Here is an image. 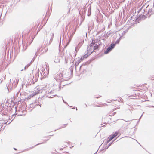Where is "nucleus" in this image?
<instances>
[{
    "label": "nucleus",
    "mask_w": 154,
    "mask_h": 154,
    "mask_svg": "<svg viewBox=\"0 0 154 154\" xmlns=\"http://www.w3.org/2000/svg\"><path fill=\"white\" fill-rule=\"evenodd\" d=\"M100 39H91V42L87 46V53L90 55L92 52H96L98 51L100 48V46L104 44L101 42Z\"/></svg>",
    "instance_id": "f257e3e1"
},
{
    "label": "nucleus",
    "mask_w": 154,
    "mask_h": 154,
    "mask_svg": "<svg viewBox=\"0 0 154 154\" xmlns=\"http://www.w3.org/2000/svg\"><path fill=\"white\" fill-rule=\"evenodd\" d=\"M33 39H22V46L23 49L21 51L23 52L26 50L27 46L30 45L33 41Z\"/></svg>",
    "instance_id": "f03ea898"
},
{
    "label": "nucleus",
    "mask_w": 154,
    "mask_h": 154,
    "mask_svg": "<svg viewBox=\"0 0 154 154\" xmlns=\"http://www.w3.org/2000/svg\"><path fill=\"white\" fill-rule=\"evenodd\" d=\"M60 39V42L59 45V48L62 47V45H63L64 48H66L69 45L71 40V39H62L61 42V39Z\"/></svg>",
    "instance_id": "7ed1b4c3"
},
{
    "label": "nucleus",
    "mask_w": 154,
    "mask_h": 154,
    "mask_svg": "<svg viewBox=\"0 0 154 154\" xmlns=\"http://www.w3.org/2000/svg\"><path fill=\"white\" fill-rule=\"evenodd\" d=\"M38 105L40 106V107H41V103L40 104V103L39 101L37 102V101H36L33 103L30 104L28 107V108H27V107L26 106V109H27L29 110V112H30L32 111L33 109Z\"/></svg>",
    "instance_id": "20e7f679"
},
{
    "label": "nucleus",
    "mask_w": 154,
    "mask_h": 154,
    "mask_svg": "<svg viewBox=\"0 0 154 154\" xmlns=\"http://www.w3.org/2000/svg\"><path fill=\"white\" fill-rule=\"evenodd\" d=\"M89 56V55L88 54V53H86L85 54L81 57L78 59L77 61L75 62V69H76L77 66L78 65L79 63L82 61L84 59L87 58Z\"/></svg>",
    "instance_id": "39448f33"
},
{
    "label": "nucleus",
    "mask_w": 154,
    "mask_h": 154,
    "mask_svg": "<svg viewBox=\"0 0 154 154\" xmlns=\"http://www.w3.org/2000/svg\"><path fill=\"white\" fill-rule=\"evenodd\" d=\"M89 64V63L88 62H86L85 63H84L80 66L79 68L80 70L81 69H83V70L84 73L85 72H86V69Z\"/></svg>",
    "instance_id": "423d86ee"
},
{
    "label": "nucleus",
    "mask_w": 154,
    "mask_h": 154,
    "mask_svg": "<svg viewBox=\"0 0 154 154\" xmlns=\"http://www.w3.org/2000/svg\"><path fill=\"white\" fill-rule=\"evenodd\" d=\"M48 40L49 39H45L42 44V46H47L49 45L52 41L53 39H50L49 41Z\"/></svg>",
    "instance_id": "0eeeda50"
},
{
    "label": "nucleus",
    "mask_w": 154,
    "mask_h": 154,
    "mask_svg": "<svg viewBox=\"0 0 154 154\" xmlns=\"http://www.w3.org/2000/svg\"><path fill=\"white\" fill-rule=\"evenodd\" d=\"M84 42V41L83 39L82 40L79 42L76 47H75V50L76 53L79 50L80 48L83 44Z\"/></svg>",
    "instance_id": "6e6552de"
},
{
    "label": "nucleus",
    "mask_w": 154,
    "mask_h": 154,
    "mask_svg": "<svg viewBox=\"0 0 154 154\" xmlns=\"http://www.w3.org/2000/svg\"><path fill=\"white\" fill-rule=\"evenodd\" d=\"M39 69H38V71L35 74V75L33 76V78H35V81H34V80H33V83L34 84L35 82H37L38 79L39 77Z\"/></svg>",
    "instance_id": "1a4fd4ad"
},
{
    "label": "nucleus",
    "mask_w": 154,
    "mask_h": 154,
    "mask_svg": "<svg viewBox=\"0 0 154 154\" xmlns=\"http://www.w3.org/2000/svg\"><path fill=\"white\" fill-rule=\"evenodd\" d=\"M114 48L112 46V45H109L106 50L104 51V54H106L111 52Z\"/></svg>",
    "instance_id": "9d476101"
},
{
    "label": "nucleus",
    "mask_w": 154,
    "mask_h": 154,
    "mask_svg": "<svg viewBox=\"0 0 154 154\" xmlns=\"http://www.w3.org/2000/svg\"><path fill=\"white\" fill-rule=\"evenodd\" d=\"M121 39H117V40L115 41H112V43L110 44L114 48L116 45L119 44Z\"/></svg>",
    "instance_id": "9b49d317"
},
{
    "label": "nucleus",
    "mask_w": 154,
    "mask_h": 154,
    "mask_svg": "<svg viewBox=\"0 0 154 154\" xmlns=\"http://www.w3.org/2000/svg\"><path fill=\"white\" fill-rule=\"evenodd\" d=\"M112 144H113V142H111L108 145H106V146H103V148H102V149L100 150V151H104L103 152L105 151L106 149H108V148Z\"/></svg>",
    "instance_id": "f8f14e48"
},
{
    "label": "nucleus",
    "mask_w": 154,
    "mask_h": 154,
    "mask_svg": "<svg viewBox=\"0 0 154 154\" xmlns=\"http://www.w3.org/2000/svg\"><path fill=\"white\" fill-rule=\"evenodd\" d=\"M48 140H49L48 139H45V140H44V142H42V143H38V144L35 145L34 146H33L32 147H30L29 148H27V149H26L25 150H29V149H32L34 148V147H35V146H37V145H40V144H44V143H46V141H48Z\"/></svg>",
    "instance_id": "ddd939ff"
},
{
    "label": "nucleus",
    "mask_w": 154,
    "mask_h": 154,
    "mask_svg": "<svg viewBox=\"0 0 154 154\" xmlns=\"http://www.w3.org/2000/svg\"><path fill=\"white\" fill-rule=\"evenodd\" d=\"M57 76L56 78H55V79L57 81H58V80H61L63 78V75L62 73H60Z\"/></svg>",
    "instance_id": "4468645a"
},
{
    "label": "nucleus",
    "mask_w": 154,
    "mask_h": 154,
    "mask_svg": "<svg viewBox=\"0 0 154 154\" xmlns=\"http://www.w3.org/2000/svg\"><path fill=\"white\" fill-rule=\"evenodd\" d=\"M8 39V40H7V43L6 41H5L6 42V43L5 44V48H8V45H9L11 43L10 40L11 39Z\"/></svg>",
    "instance_id": "2eb2a0df"
},
{
    "label": "nucleus",
    "mask_w": 154,
    "mask_h": 154,
    "mask_svg": "<svg viewBox=\"0 0 154 154\" xmlns=\"http://www.w3.org/2000/svg\"><path fill=\"white\" fill-rule=\"evenodd\" d=\"M14 39V42H17V43L18 42V47H19V51H20V45H19V42H20V41H21V39Z\"/></svg>",
    "instance_id": "dca6fc26"
},
{
    "label": "nucleus",
    "mask_w": 154,
    "mask_h": 154,
    "mask_svg": "<svg viewBox=\"0 0 154 154\" xmlns=\"http://www.w3.org/2000/svg\"><path fill=\"white\" fill-rule=\"evenodd\" d=\"M43 48L42 50V52H46L48 51V48L46 46H43Z\"/></svg>",
    "instance_id": "f3484780"
},
{
    "label": "nucleus",
    "mask_w": 154,
    "mask_h": 154,
    "mask_svg": "<svg viewBox=\"0 0 154 154\" xmlns=\"http://www.w3.org/2000/svg\"><path fill=\"white\" fill-rule=\"evenodd\" d=\"M119 132L118 131H116L115 133H113L111 135L113 136L114 137V138L115 137H116L117 136L118 134H119Z\"/></svg>",
    "instance_id": "a211bd4d"
},
{
    "label": "nucleus",
    "mask_w": 154,
    "mask_h": 154,
    "mask_svg": "<svg viewBox=\"0 0 154 154\" xmlns=\"http://www.w3.org/2000/svg\"><path fill=\"white\" fill-rule=\"evenodd\" d=\"M114 138V137H113L111 134L109 136L107 139L109 140V141L110 142Z\"/></svg>",
    "instance_id": "6ab92c4d"
},
{
    "label": "nucleus",
    "mask_w": 154,
    "mask_h": 154,
    "mask_svg": "<svg viewBox=\"0 0 154 154\" xmlns=\"http://www.w3.org/2000/svg\"><path fill=\"white\" fill-rule=\"evenodd\" d=\"M67 125H68V123H67L66 124H64V125H63L62 126L60 127L59 128L55 130L54 131H55L56 130H57L60 129L61 128H65L66 126Z\"/></svg>",
    "instance_id": "aec40b11"
},
{
    "label": "nucleus",
    "mask_w": 154,
    "mask_h": 154,
    "mask_svg": "<svg viewBox=\"0 0 154 154\" xmlns=\"http://www.w3.org/2000/svg\"><path fill=\"white\" fill-rule=\"evenodd\" d=\"M0 113L2 114V115L3 116V115H6L7 113L6 112H5L4 111H1L0 112Z\"/></svg>",
    "instance_id": "412c9836"
},
{
    "label": "nucleus",
    "mask_w": 154,
    "mask_h": 154,
    "mask_svg": "<svg viewBox=\"0 0 154 154\" xmlns=\"http://www.w3.org/2000/svg\"><path fill=\"white\" fill-rule=\"evenodd\" d=\"M109 142H110V141H109V140L107 139L106 140L104 143L103 146L106 145Z\"/></svg>",
    "instance_id": "4be33fe9"
},
{
    "label": "nucleus",
    "mask_w": 154,
    "mask_h": 154,
    "mask_svg": "<svg viewBox=\"0 0 154 154\" xmlns=\"http://www.w3.org/2000/svg\"><path fill=\"white\" fill-rule=\"evenodd\" d=\"M40 90H35V94H34V95H36L37 94H38V93H40Z\"/></svg>",
    "instance_id": "5701e85b"
},
{
    "label": "nucleus",
    "mask_w": 154,
    "mask_h": 154,
    "mask_svg": "<svg viewBox=\"0 0 154 154\" xmlns=\"http://www.w3.org/2000/svg\"><path fill=\"white\" fill-rule=\"evenodd\" d=\"M30 66V64L29 63L24 68V70H26V69L28 68V67H29Z\"/></svg>",
    "instance_id": "b1692460"
},
{
    "label": "nucleus",
    "mask_w": 154,
    "mask_h": 154,
    "mask_svg": "<svg viewBox=\"0 0 154 154\" xmlns=\"http://www.w3.org/2000/svg\"><path fill=\"white\" fill-rule=\"evenodd\" d=\"M62 100H63V103L66 104L67 105L69 106L68 104L63 99V97H62ZM69 106L72 107V106Z\"/></svg>",
    "instance_id": "393cba45"
},
{
    "label": "nucleus",
    "mask_w": 154,
    "mask_h": 154,
    "mask_svg": "<svg viewBox=\"0 0 154 154\" xmlns=\"http://www.w3.org/2000/svg\"><path fill=\"white\" fill-rule=\"evenodd\" d=\"M55 95H52V96H49L48 95H47L46 96V97H48L49 98H51L54 97V96Z\"/></svg>",
    "instance_id": "a878e982"
},
{
    "label": "nucleus",
    "mask_w": 154,
    "mask_h": 154,
    "mask_svg": "<svg viewBox=\"0 0 154 154\" xmlns=\"http://www.w3.org/2000/svg\"><path fill=\"white\" fill-rule=\"evenodd\" d=\"M61 82L62 81H60V83H59V86H58L59 87V90H60L61 89Z\"/></svg>",
    "instance_id": "bb28decb"
},
{
    "label": "nucleus",
    "mask_w": 154,
    "mask_h": 154,
    "mask_svg": "<svg viewBox=\"0 0 154 154\" xmlns=\"http://www.w3.org/2000/svg\"><path fill=\"white\" fill-rule=\"evenodd\" d=\"M34 59H33L30 61V63H29V64H30V65L31 64H32V63L34 62Z\"/></svg>",
    "instance_id": "cd10ccee"
},
{
    "label": "nucleus",
    "mask_w": 154,
    "mask_h": 154,
    "mask_svg": "<svg viewBox=\"0 0 154 154\" xmlns=\"http://www.w3.org/2000/svg\"><path fill=\"white\" fill-rule=\"evenodd\" d=\"M123 99L121 97L119 98V100H118V101L119 102H122L123 101Z\"/></svg>",
    "instance_id": "c85d7f7f"
},
{
    "label": "nucleus",
    "mask_w": 154,
    "mask_h": 154,
    "mask_svg": "<svg viewBox=\"0 0 154 154\" xmlns=\"http://www.w3.org/2000/svg\"><path fill=\"white\" fill-rule=\"evenodd\" d=\"M67 59L66 57H65V63H67Z\"/></svg>",
    "instance_id": "c756f323"
},
{
    "label": "nucleus",
    "mask_w": 154,
    "mask_h": 154,
    "mask_svg": "<svg viewBox=\"0 0 154 154\" xmlns=\"http://www.w3.org/2000/svg\"><path fill=\"white\" fill-rule=\"evenodd\" d=\"M34 94H31L29 95V96L30 97V98H31V97H33V96H34Z\"/></svg>",
    "instance_id": "7c9ffc66"
},
{
    "label": "nucleus",
    "mask_w": 154,
    "mask_h": 154,
    "mask_svg": "<svg viewBox=\"0 0 154 154\" xmlns=\"http://www.w3.org/2000/svg\"><path fill=\"white\" fill-rule=\"evenodd\" d=\"M52 92H52V90H51V91H50V92H49V91H48V94H51V93H52Z\"/></svg>",
    "instance_id": "2f4dec72"
},
{
    "label": "nucleus",
    "mask_w": 154,
    "mask_h": 154,
    "mask_svg": "<svg viewBox=\"0 0 154 154\" xmlns=\"http://www.w3.org/2000/svg\"><path fill=\"white\" fill-rule=\"evenodd\" d=\"M117 138H115L111 142H113V144L114 143V142L116 140Z\"/></svg>",
    "instance_id": "473e14b6"
},
{
    "label": "nucleus",
    "mask_w": 154,
    "mask_h": 154,
    "mask_svg": "<svg viewBox=\"0 0 154 154\" xmlns=\"http://www.w3.org/2000/svg\"><path fill=\"white\" fill-rule=\"evenodd\" d=\"M18 82H16V83H15V84H14V85H15V87H16V86H17V84L18 83Z\"/></svg>",
    "instance_id": "72a5a7b5"
},
{
    "label": "nucleus",
    "mask_w": 154,
    "mask_h": 154,
    "mask_svg": "<svg viewBox=\"0 0 154 154\" xmlns=\"http://www.w3.org/2000/svg\"><path fill=\"white\" fill-rule=\"evenodd\" d=\"M101 97V96L99 95V97H94L95 98H98L100 97Z\"/></svg>",
    "instance_id": "f704fd0d"
},
{
    "label": "nucleus",
    "mask_w": 154,
    "mask_h": 154,
    "mask_svg": "<svg viewBox=\"0 0 154 154\" xmlns=\"http://www.w3.org/2000/svg\"><path fill=\"white\" fill-rule=\"evenodd\" d=\"M31 98L29 96H28L27 97V99H30Z\"/></svg>",
    "instance_id": "c9c22d12"
},
{
    "label": "nucleus",
    "mask_w": 154,
    "mask_h": 154,
    "mask_svg": "<svg viewBox=\"0 0 154 154\" xmlns=\"http://www.w3.org/2000/svg\"><path fill=\"white\" fill-rule=\"evenodd\" d=\"M144 113V112H143V113L141 115V116H140V118L139 119H140L141 117L143 116V114Z\"/></svg>",
    "instance_id": "e433bc0d"
},
{
    "label": "nucleus",
    "mask_w": 154,
    "mask_h": 154,
    "mask_svg": "<svg viewBox=\"0 0 154 154\" xmlns=\"http://www.w3.org/2000/svg\"><path fill=\"white\" fill-rule=\"evenodd\" d=\"M14 81L15 82V81H17V79L15 78H14Z\"/></svg>",
    "instance_id": "4c0bfd02"
},
{
    "label": "nucleus",
    "mask_w": 154,
    "mask_h": 154,
    "mask_svg": "<svg viewBox=\"0 0 154 154\" xmlns=\"http://www.w3.org/2000/svg\"><path fill=\"white\" fill-rule=\"evenodd\" d=\"M41 77H40V79H42V73H41Z\"/></svg>",
    "instance_id": "58836bf2"
},
{
    "label": "nucleus",
    "mask_w": 154,
    "mask_h": 154,
    "mask_svg": "<svg viewBox=\"0 0 154 154\" xmlns=\"http://www.w3.org/2000/svg\"><path fill=\"white\" fill-rule=\"evenodd\" d=\"M116 113V112H114L113 113V115H114Z\"/></svg>",
    "instance_id": "ea45409f"
},
{
    "label": "nucleus",
    "mask_w": 154,
    "mask_h": 154,
    "mask_svg": "<svg viewBox=\"0 0 154 154\" xmlns=\"http://www.w3.org/2000/svg\"><path fill=\"white\" fill-rule=\"evenodd\" d=\"M13 149L15 150H17V149L15 148H14Z\"/></svg>",
    "instance_id": "a19ab883"
},
{
    "label": "nucleus",
    "mask_w": 154,
    "mask_h": 154,
    "mask_svg": "<svg viewBox=\"0 0 154 154\" xmlns=\"http://www.w3.org/2000/svg\"><path fill=\"white\" fill-rule=\"evenodd\" d=\"M75 107H75L74 106V107H73V108H72V109H74L75 108Z\"/></svg>",
    "instance_id": "79ce46f5"
},
{
    "label": "nucleus",
    "mask_w": 154,
    "mask_h": 154,
    "mask_svg": "<svg viewBox=\"0 0 154 154\" xmlns=\"http://www.w3.org/2000/svg\"><path fill=\"white\" fill-rule=\"evenodd\" d=\"M54 135L53 134H52V135H49V136H53Z\"/></svg>",
    "instance_id": "37998d69"
},
{
    "label": "nucleus",
    "mask_w": 154,
    "mask_h": 154,
    "mask_svg": "<svg viewBox=\"0 0 154 154\" xmlns=\"http://www.w3.org/2000/svg\"><path fill=\"white\" fill-rule=\"evenodd\" d=\"M40 48H39V49H38V50H37L38 51H40Z\"/></svg>",
    "instance_id": "c03bdc74"
},
{
    "label": "nucleus",
    "mask_w": 154,
    "mask_h": 154,
    "mask_svg": "<svg viewBox=\"0 0 154 154\" xmlns=\"http://www.w3.org/2000/svg\"><path fill=\"white\" fill-rule=\"evenodd\" d=\"M71 73L72 72V70H70Z\"/></svg>",
    "instance_id": "a18cd8bd"
},
{
    "label": "nucleus",
    "mask_w": 154,
    "mask_h": 154,
    "mask_svg": "<svg viewBox=\"0 0 154 154\" xmlns=\"http://www.w3.org/2000/svg\"><path fill=\"white\" fill-rule=\"evenodd\" d=\"M66 154H70L69 152H66Z\"/></svg>",
    "instance_id": "49530a36"
},
{
    "label": "nucleus",
    "mask_w": 154,
    "mask_h": 154,
    "mask_svg": "<svg viewBox=\"0 0 154 154\" xmlns=\"http://www.w3.org/2000/svg\"><path fill=\"white\" fill-rule=\"evenodd\" d=\"M8 122V121H7L5 123H4V124H7V123Z\"/></svg>",
    "instance_id": "de8ad7c7"
},
{
    "label": "nucleus",
    "mask_w": 154,
    "mask_h": 154,
    "mask_svg": "<svg viewBox=\"0 0 154 154\" xmlns=\"http://www.w3.org/2000/svg\"><path fill=\"white\" fill-rule=\"evenodd\" d=\"M12 121H11V122H10L9 123H8L7 124H9Z\"/></svg>",
    "instance_id": "09e8293b"
},
{
    "label": "nucleus",
    "mask_w": 154,
    "mask_h": 154,
    "mask_svg": "<svg viewBox=\"0 0 154 154\" xmlns=\"http://www.w3.org/2000/svg\"><path fill=\"white\" fill-rule=\"evenodd\" d=\"M34 80V81H35V78H34V79L33 78V79H32V80Z\"/></svg>",
    "instance_id": "8fccbe9b"
},
{
    "label": "nucleus",
    "mask_w": 154,
    "mask_h": 154,
    "mask_svg": "<svg viewBox=\"0 0 154 154\" xmlns=\"http://www.w3.org/2000/svg\"><path fill=\"white\" fill-rule=\"evenodd\" d=\"M102 40H103V41L104 42L105 40V39H102Z\"/></svg>",
    "instance_id": "3c124183"
},
{
    "label": "nucleus",
    "mask_w": 154,
    "mask_h": 154,
    "mask_svg": "<svg viewBox=\"0 0 154 154\" xmlns=\"http://www.w3.org/2000/svg\"><path fill=\"white\" fill-rule=\"evenodd\" d=\"M76 53H75V55H74V57H75L76 56Z\"/></svg>",
    "instance_id": "603ef678"
},
{
    "label": "nucleus",
    "mask_w": 154,
    "mask_h": 154,
    "mask_svg": "<svg viewBox=\"0 0 154 154\" xmlns=\"http://www.w3.org/2000/svg\"><path fill=\"white\" fill-rule=\"evenodd\" d=\"M13 39H11V42H13Z\"/></svg>",
    "instance_id": "864d4df0"
},
{
    "label": "nucleus",
    "mask_w": 154,
    "mask_h": 154,
    "mask_svg": "<svg viewBox=\"0 0 154 154\" xmlns=\"http://www.w3.org/2000/svg\"><path fill=\"white\" fill-rule=\"evenodd\" d=\"M139 122V120L137 122V123H138Z\"/></svg>",
    "instance_id": "5fc2aeb1"
},
{
    "label": "nucleus",
    "mask_w": 154,
    "mask_h": 154,
    "mask_svg": "<svg viewBox=\"0 0 154 154\" xmlns=\"http://www.w3.org/2000/svg\"><path fill=\"white\" fill-rule=\"evenodd\" d=\"M76 110H77V107H75Z\"/></svg>",
    "instance_id": "6e6d98bb"
},
{
    "label": "nucleus",
    "mask_w": 154,
    "mask_h": 154,
    "mask_svg": "<svg viewBox=\"0 0 154 154\" xmlns=\"http://www.w3.org/2000/svg\"><path fill=\"white\" fill-rule=\"evenodd\" d=\"M23 69H21V71H23Z\"/></svg>",
    "instance_id": "4d7b16f0"
},
{
    "label": "nucleus",
    "mask_w": 154,
    "mask_h": 154,
    "mask_svg": "<svg viewBox=\"0 0 154 154\" xmlns=\"http://www.w3.org/2000/svg\"><path fill=\"white\" fill-rule=\"evenodd\" d=\"M85 105H86V107H87V105L86 104H85Z\"/></svg>",
    "instance_id": "13d9d810"
},
{
    "label": "nucleus",
    "mask_w": 154,
    "mask_h": 154,
    "mask_svg": "<svg viewBox=\"0 0 154 154\" xmlns=\"http://www.w3.org/2000/svg\"><path fill=\"white\" fill-rule=\"evenodd\" d=\"M154 106H151V107H153Z\"/></svg>",
    "instance_id": "bf43d9fd"
},
{
    "label": "nucleus",
    "mask_w": 154,
    "mask_h": 154,
    "mask_svg": "<svg viewBox=\"0 0 154 154\" xmlns=\"http://www.w3.org/2000/svg\"><path fill=\"white\" fill-rule=\"evenodd\" d=\"M121 119H118V120H121Z\"/></svg>",
    "instance_id": "052dcab7"
},
{
    "label": "nucleus",
    "mask_w": 154,
    "mask_h": 154,
    "mask_svg": "<svg viewBox=\"0 0 154 154\" xmlns=\"http://www.w3.org/2000/svg\"><path fill=\"white\" fill-rule=\"evenodd\" d=\"M10 82H11V79L10 80Z\"/></svg>",
    "instance_id": "680f3d73"
},
{
    "label": "nucleus",
    "mask_w": 154,
    "mask_h": 154,
    "mask_svg": "<svg viewBox=\"0 0 154 154\" xmlns=\"http://www.w3.org/2000/svg\"><path fill=\"white\" fill-rule=\"evenodd\" d=\"M45 137H46V136L44 137V138H45Z\"/></svg>",
    "instance_id": "e2e57ef3"
},
{
    "label": "nucleus",
    "mask_w": 154,
    "mask_h": 154,
    "mask_svg": "<svg viewBox=\"0 0 154 154\" xmlns=\"http://www.w3.org/2000/svg\"><path fill=\"white\" fill-rule=\"evenodd\" d=\"M80 145H81V143H80Z\"/></svg>",
    "instance_id": "0e129e2a"
},
{
    "label": "nucleus",
    "mask_w": 154,
    "mask_h": 154,
    "mask_svg": "<svg viewBox=\"0 0 154 154\" xmlns=\"http://www.w3.org/2000/svg\"><path fill=\"white\" fill-rule=\"evenodd\" d=\"M65 85H63V86H65Z\"/></svg>",
    "instance_id": "69168bd1"
},
{
    "label": "nucleus",
    "mask_w": 154,
    "mask_h": 154,
    "mask_svg": "<svg viewBox=\"0 0 154 154\" xmlns=\"http://www.w3.org/2000/svg\"><path fill=\"white\" fill-rule=\"evenodd\" d=\"M13 120H14V119H12V120L11 121H12Z\"/></svg>",
    "instance_id": "338daca9"
},
{
    "label": "nucleus",
    "mask_w": 154,
    "mask_h": 154,
    "mask_svg": "<svg viewBox=\"0 0 154 154\" xmlns=\"http://www.w3.org/2000/svg\"><path fill=\"white\" fill-rule=\"evenodd\" d=\"M72 66H71V67Z\"/></svg>",
    "instance_id": "774afa93"
}]
</instances>
